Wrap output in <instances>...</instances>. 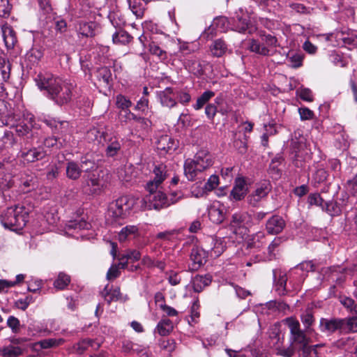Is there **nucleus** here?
I'll use <instances>...</instances> for the list:
<instances>
[{"label": "nucleus", "instance_id": "f257e3e1", "mask_svg": "<svg viewBox=\"0 0 357 357\" xmlns=\"http://www.w3.org/2000/svg\"><path fill=\"white\" fill-rule=\"evenodd\" d=\"M40 91L56 105L62 106L68 103L73 97V84L51 73H40L35 78Z\"/></svg>", "mask_w": 357, "mask_h": 357}, {"label": "nucleus", "instance_id": "f03ea898", "mask_svg": "<svg viewBox=\"0 0 357 357\" xmlns=\"http://www.w3.org/2000/svg\"><path fill=\"white\" fill-rule=\"evenodd\" d=\"M285 323L289 328L290 343L295 347L296 349L302 351L303 357H317V348L321 347L320 344L310 346V339L306 335L305 330L301 329L300 323L293 317H288L285 319Z\"/></svg>", "mask_w": 357, "mask_h": 357}, {"label": "nucleus", "instance_id": "7ed1b4c3", "mask_svg": "<svg viewBox=\"0 0 357 357\" xmlns=\"http://www.w3.org/2000/svg\"><path fill=\"white\" fill-rule=\"evenodd\" d=\"M213 164L211 154L206 150L199 151L193 159H187L184 162V174L189 181L196 178L201 173Z\"/></svg>", "mask_w": 357, "mask_h": 357}, {"label": "nucleus", "instance_id": "20e7f679", "mask_svg": "<svg viewBox=\"0 0 357 357\" xmlns=\"http://www.w3.org/2000/svg\"><path fill=\"white\" fill-rule=\"evenodd\" d=\"M28 211L23 206L8 208L1 215V222L5 228L20 231L28 222Z\"/></svg>", "mask_w": 357, "mask_h": 357}, {"label": "nucleus", "instance_id": "39448f33", "mask_svg": "<svg viewBox=\"0 0 357 357\" xmlns=\"http://www.w3.org/2000/svg\"><path fill=\"white\" fill-rule=\"evenodd\" d=\"M260 39L261 41L255 39L249 40L248 50L262 56L273 55L276 52L275 48L280 46L277 38L271 34H262Z\"/></svg>", "mask_w": 357, "mask_h": 357}, {"label": "nucleus", "instance_id": "423d86ee", "mask_svg": "<svg viewBox=\"0 0 357 357\" xmlns=\"http://www.w3.org/2000/svg\"><path fill=\"white\" fill-rule=\"evenodd\" d=\"M149 194L144 198L139 200L140 208L142 210H151L152 208L160 210L169 206V197L160 188L158 190H147Z\"/></svg>", "mask_w": 357, "mask_h": 357}, {"label": "nucleus", "instance_id": "0eeeda50", "mask_svg": "<svg viewBox=\"0 0 357 357\" xmlns=\"http://www.w3.org/2000/svg\"><path fill=\"white\" fill-rule=\"evenodd\" d=\"M135 203L136 200L133 197H119L109 204L108 215L114 218H124L130 213Z\"/></svg>", "mask_w": 357, "mask_h": 357}, {"label": "nucleus", "instance_id": "6e6552de", "mask_svg": "<svg viewBox=\"0 0 357 357\" xmlns=\"http://www.w3.org/2000/svg\"><path fill=\"white\" fill-rule=\"evenodd\" d=\"M252 225V217L245 211H237L231 218L229 227L235 234L243 237Z\"/></svg>", "mask_w": 357, "mask_h": 357}, {"label": "nucleus", "instance_id": "1a4fd4ad", "mask_svg": "<svg viewBox=\"0 0 357 357\" xmlns=\"http://www.w3.org/2000/svg\"><path fill=\"white\" fill-rule=\"evenodd\" d=\"M203 246L210 257L217 258L225 250L226 243L224 238L210 236L205 238Z\"/></svg>", "mask_w": 357, "mask_h": 357}, {"label": "nucleus", "instance_id": "9d476101", "mask_svg": "<svg viewBox=\"0 0 357 357\" xmlns=\"http://www.w3.org/2000/svg\"><path fill=\"white\" fill-rule=\"evenodd\" d=\"M271 189V184L268 181H264L257 184L255 190L247 197L248 203L252 206H257L262 199L267 197Z\"/></svg>", "mask_w": 357, "mask_h": 357}, {"label": "nucleus", "instance_id": "9b49d317", "mask_svg": "<svg viewBox=\"0 0 357 357\" xmlns=\"http://www.w3.org/2000/svg\"><path fill=\"white\" fill-rule=\"evenodd\" d=\"M19 189L24 193L36 190L38 186V180L35 174L29 172H22L19 175Z\"/></svg>", "mask_w": 357, "mask_h": 357}, {"label": "nucleus", "instance_id": "f8f14e48", "mask_svg": "<svg viewBox=\"0 0 357 357\" xmlns=\"http://www.w3.org/2000/svg\"><path fill=\"white\" fill-rule=\"evenodd\" d=\"M341 318H321L319 321L320 331L327 335L336 332L342 334Z\"/></svg>", "mask_w": 357, "mask_h": 357}, {"label": "nucleus", "instance_id": "ddd939ff", "mask_svg": "<svg viewBox=\"0 0 357 357\" xmlns=\"http://www.w3.org/2000/svg\"><path fill=\"white\" fill-rule=\"evenodd\" d=\"M154 178L147 182L146 185V190H158L161 188L162 182L167 176L166 167L163 165L155 166L153 169Z\"/></svg>", "mask_w": 357, "mask_h": 357}, {"label": "nucleus", "instance_id": "4468645a", "mask_svg": "<svg viewBox=\"0 0 357 357\" xmlns=\"http://www.w3.org/2000/svg\"><path fill=\"white\" fill-rule=\"evenodd\" d=\"M247 192L248 187L245 180L241 177L236 178L229 197L231 201H241L245 198Z\"/></svg>", "mask_w": 357, "mask_h": 357}, {"label": "nucleus", "instance_id": "2eb2a0df", "mask_svg": "<svg viewBox=\"0 0 357 357\" xmlns=\"http://www.w3.org/2000/svg\"><path fill=\"white\" fill-rule=\"evenodd\" d=\"M157 98L162 107L172 108L177 105L176 91L171 87L158 92Z\"/></svg>", "mask_w": 357, "mask_h": 357}, {"label": "nucleus", "instance_id": "dca6fc26", "mask_svg": "<svg viewBox=\"0 0 357 357\" xmlns=\"http://www.w3.org/2000/svg\"><path fill=\"white\" fill-rule=\"evenodd\" d=\"M208 257L210 256L203 245L202 248H193L190 253V259L192 261V269H198L200 268L205 264Z\"/></svg>", "mask_w": 357, "mask_h": 357}, {"label": "nucleus", "instance_id": "f3484780", "mask_svg": "<svg viewBox=\"0 0 357 357\" xmlns=\"http://www.w3.org/2000/svg\"><path fill=\"white\" fill-rule=\"evenodd\" d=\"M209 219L215 224H220L225 218L224 206L220 202H214L208 208Z\"/></svg>", "mask_w": 357, "mask_h": 357}, {"label": "nucleus", "instance_id": "a211bd4d", "mask_svg": "<svg viewBox=\"0 0 357 357\" xmlns=\"http://www.w3.org/2000/svg\"><path fill=\"white\" fill-rule=\"evenodd\" d=\"M65 342L63 338H49L45 339L31 345V349L34 351H40L42 349H47L57 347Z\"/></svg>", "mask_w": 357, "mask_h": 357}, {"label": "nucleus", "instance_id": "6ab92c4d", "mask_svg": "<svg viewBox=\"0 0 357 357\" xmlns=\"http://www.w3.org/2000/svg\"><path fill=\"white\" fill-rule=\"evenodd\" d=\"M285 225L284 219L281 216L275 215L268 220L266 229L268 234H278L284 229Z\"/></svg>", "mask_w": 357, "mask_h": 357}, {"label": "nucleus", "instance_id": "aec40b11", "mask_svg": "<svg viewBox=\"0 0 357 357\" xmlns=\"http://www.w3.org/2000/svg\"><path fill=\"white\" fill-rule=\"evenodd\" d=\"M176 146V142L168 135H162L157 140V149L162 152V153L172 152Z\"/></svg>", "mask_w": 357, "mask_h": 357}, {"label": "nucleus", "instance_id": "412c9836", "mask_svg": "<svg viewBox=\"0 0 357 357\" xmlns=\"http://www.w3.org/2000/svg\"><path fill=\"white\" fill-rule=\"evenodd\" d=\"M1 33L6 47L8 49L13 48L17 42V38L12 27L7 23L2 24Z\"/></svg>", "mask_w": 357, "mask_h": 357}, {"label": "nucleus", "instance_id": "4be33fe9", "mask_svg": "<svg viewBox=\"0 0 357 357\" xmlns=\"http://www.w3.org/2000/svg\"><path fill=\"white\" fill-rule=\"evenodd\" d=\"M43 122L50 127L54 133H64L68 128V122L58 121L54 118H45Z\"/></svg>", "mask_w": 357, "mask_h": 357}, {"label": "nucleus", "instance_id": "5701e85b", "mask_svg": "<svg viewBox=\"0 0 357 357\" xmlns=\"http://www.w3.org/2000/svg\"><path fill=\"white\" fill-rule=\"evenodd\" d=\"M106 142L105 153L108 157H113L119 153L121 150V144L119 139L115 137H105Z\"/></svg>", "mask_w": 357, "mask_h": 357}, {"label": "nucleus", "instance_id": "b1692460", "mask_svg": "<svg viewBox=\"0 0 357 357\" xmlns=\"http://www.w3.org/2000/svg\"><path fill=\"white\" fill-rule=\"evenodd\" d=\"M211 282V278L208 275H197L192 279V287L195 291L200 292Z\"/></svg>", "mask_w": 357, "mask_h": 357}, {"label": "nucleus", "instance_id": "393cba45", "mask_svg": "<svg viewBox=\"0 0 357 357\" xmlns=\"http://www.w3.org/2000/svg\"><path fill=\"white\" fill-rule=\"evenodd\" d=\"M174 328L173 323L169 319H162L154 329V333H158L161 336L168 335Z\"/></svg>", "mask_w": 357, "mask_h": 357}, {"label": "nucleus", "instance_id": "a878e982", "mask_svg": "<svg viewBox=\"0 0 357 357\" xmlns=\"http://www.w3.org/2000/svg\"><path fill=\"white\" fill-rule=\"evenodd\" d=\"M45 154V152L42 149H33L26 152H23L22 157L27 162H33L36 160L43 159Z\"/></svg>", "mask_w": 357, "mask_h": 357}, {"label": "nucleus", "instance_id": "bb28decb", "mask_svg": "<svg viewBox=\"0 0 357 357\" xmlns=\"http://www.w3.org/2000/svg\"><path fill=\"white\" fill-rule=\"evenodd\" d=\"M140 252L136 250H128L119 258V265L121 268H125L129 261H137L140 259Z\"/></svg>", "mask_w": 357, "mask_h": 357}, {"label": "nucleus", "instance_id": "cd10ccee", "mask_svg": "<svg viewBox=\"0 0 357 357\" xmlns=\"http://www.w3.org/2000/svg\"><path fill=\"white\" fill-rule=\"evenodd\" d=\"M82 169L78 164L73 160L68 161L66 164V176L71 180L78 179L82 173Z\"/></svg>", "mask_w": 357, "mask_h": 357}, {"label": "nucleus", "instance_id": "c85d7f7f", "mask_svg": "<svg viewBox=\"0 0 357 357\" xmlns=\"http://www.w3.org/2000/svg\"><path fill=\"white\" fill-rule=\"evenodd\" d=\"M7 111L6 105L4 101L0 100V121L7 126H13L15 125L14 117Z\"/></svg>", "mask_w": 357, "mask_h": 357}, {"label": "nucleus", "instance_id": "c756f323", "mask_svg": "<svg viewBox=\"0 0 357 357\" xmlns=\"http://www.w3.org/2000/svg\"><path fill=\"white\" fill-rule=\"evenodd\" d=\"M342 334L357 332V317L341 319Z\"/></svg>", "mask_w": 357, "mask_h": 357}, {"label": "nucleus", "instance_id": "7c9ffc66", "mask_svg": "<svg viewBox=\"0 0 357 357\" xmlns=\"http://www.w3.org/2000/svg\"><path fill=\"white\" fill-rule=\"evenodd\" d=\"M96 24L94 22H81L79 24V34L85 37H93L96 35Z\"/></svg>", "mask_w": 357, "mask_h": 357}, {"label": "nucleus", "instance_id": "2f4dec72", "mask_svg": "<svg viewBox=\"0 0 357 357\" xmlns=\"http://www.w3.org/2000/svg\"><path fill=\"white\" fill-rule=\"evenodd\" d=\"M185 68L191 73L199 77L204 74L201 63L196 59H188L184 63Z\"/></svg>", "mask_w": 357, "mask_h": 357}, {"label": "nucleus", "instance_id": "473e14b6", "mask_svg": "<svg viewBox=\"0 0 357 357\" xmlns=\"http://www.w3.org/2000/svg\"><path fill=\"white\" fill-rule=\"evenodd\" d=\"M139 229L135 225H127L121 229L118 235V239L120 242H124L130 236L138 235Z\"/></svg>", "mask_w": 357, "mask_h": 357}, {"label": "nucleus", "instance_id": "72a5a7b5", "mask_svg": "<svg viewBox=\"0 0 357 357\" xmlns=\"http://www.w3.org/2000/svg\"><path fill=\"white\" fill-rule=\"evenodd\" d=\"M210 50L213 56L220 57L227 52V45L222 40L218 39L212 43Z\"/></svg>", "mask_w": 357, "mask_h": 357}, {"label": "nucleus", "instance_id": "f704fd0d", "mask_svg": "<svg viewBox=\"0 0 357 357\" xmlns=\"http://www.w3.org/2000/svg\"><path fill=\"white\" fill-rule=\"evenodd\" d=\"M264 233L258 232L248 239L246 243L247 248L259 249L264 244Z\"/></svg>", "mask_w": 357, "mask_h": 357}, {"label": "nucleus", "instance_id": "c9c22d12", "mask_svg": "<svg viewBox=\"0 0 357 357\" xmlns=\"http://www.w3.org/2000/svg\"><path fill=\"white\" fill-rule=\"evenodd\" d=\"M132 39V37L126 31L119 29L112 35V40L115 44L127 45Z\"/></svg>", "mask_w": 357, "mask_h": 357}, {"label": "nucleus", "instance_id": "e433bc0d", "mask_svg": "<svg viewBox=\"0 0 357 357\" xmlns=\"http://www.w3.org/2000/svg\"><path fill=\"white\" fill-rule=\"evenodd\" d=\"M23 353V349L18 346L8 345L0 349L2 357H18Z\"/></svg>", "mask_w": 357, "mask_h": 357}, {"label": "nucleus", "instance_id": "4c0bfd02", "mask_svg": "<svg viewBox=\"0 0 357 357\" xmlns=\"http://www.w3.org/2000/svg\"><path fill=\"white\" fill-rule=\"evenodd\" d=\"M128 3L131 11L137 18H142L144 16V4L141 0H128Z\"/></svg>", "mask_w": 357, "mask_h": 357}, {"label": "nucleus", "instance_id": "58836bf2", "mask_svg": "<svg viewBox=\"0 0 357 357\" xmlns=\"http://www.w3.org/2000/svg\"><path fill=\"white\" fill-rule=\"evenodd\" d=\"M101 294L108 304L113 301H116L121 298L119 288L108 290L107 286H106Z\"/></svg>", "mask_w": 357, "mask_h": 357}, {"label": "nucleus", "instance_id": "ea45409f", "mask_svg": "<svg viewBox=\"0 0 357 357\" xmlns=\"http://www.w3.org/2000/svg\"><path fill=\"white\" fill-rule=\"evenodd\" d=\"M70 282V277L65 273H59L57 278L54 282V287L58 290H63Z\"/></svg>", "mask_w": 357, "mask_h": 357}, {"label": "nucleus", "instance_id": "a19ab883", "mask_svg": "<svg viewBox=\"0 0 357 357\" xmlns=\"http://www.w3.org/2000/svg\"><path fill=\"white\" fill-rule=\"evenodd\" d=\"M298 146L297 147V150L295 151L296 156L297 158H302L303 160L310 159L311 157V150L308 149L304 139H301L299 142H298Z\"/></svg>", "mask_w": 357, "mask_h": 357}, {"label": "nucleus", "instance_id": "79ce46f5", "mask_svg": "<svg viewBox=\"0 0 357 357\" xmlns=\"http://www.w3.org/2000/svg\"><path fill=\"white\" fill-rule=\"evenodd\" d=\"M109 19L115 28H121L126 24L124 16L119 11L109 13Z\"/></svg>", "mask_w": 357, "mask_h": 357}, {"label": "nucleus", "instance_id": "37998d69", "mask_svg": "<svg viewBox=\"0 0 357 357\" xmlns=\"http://www.w3.org/2000/svg\"><path fill=\"white\" fill-rule=\"evenodd\" d=\"M214 96L215 93L212 91H204L197 98L196 103L193 105L194 109L196 110L200 109Z\"/></svg>", "mask_w": 357, "mask_h": 357}, {"label": "nucleus", "instance_id": "c03bdc74", "mask_svg": "<svg viewBox=\"0 0 357 357\" xmlns=\"http://www.w3.org/2000/svg\"><path fill=\"white\" fill-rule=\"evenodd\" d=\"M14 117L15 125L10 126V128H15L16 133L20 136H24L29 132L31 130V125H28L24 122L17 123L15 116L10 112V113Z\"/></svg>", "mask_w": 357, "mask_h": 357}, {"label": "nucleus", "instance_id": "a18cd8bd", "mask_svg": "<svg viewBox=\"0 0 357 357\" xmlns=\"http://www.w3.org/2000/svg\"><path fill=\"white\" fill-rule=\"evenodd\" d=\"M105 137H108V135H105L103 131H100L96 128L90 129L86 133V138L88 140L97 141L99 143L101 142V139L102 137L105 139Z\"/></svg>", "mask_w": 357, "mask_h": 357}, {"label": "nucleus", "instance_id": "49530a36", "mask_svg": "<svg viewBox=\"0 0 357 357\" xmlns=\"http://www.w3.org/2000/svg\"><path fill=\"white\" fill-rule=\"evenodd\" d=\"M282 242V240L281 238H275L274 240L272 241V243L269 245L268 248V255L264 257H260L257 261H266V260H271L273 257V251L275 248H277Z\"/></svg>", "mask_w": 357, "mask_h": 357}, {"label": "nucleus", "instance_id": "de8ad7c7", "mask_svg": "<svg viewBox=\"0 0 357 357\" xmlns=\"http://www.w3.org/2000/svg\"><path fill=\"white\" fill-rule=\"evenodd\" d=\"M96 77L100 81L108 84L111 80L112 73L107 67H101L97 70Z\"/></svg>", "mask_w": 357, "mask_h": 357}, {"label": "nucleus", "instance_id": "09e8293b", "mask_svg": "<svg viewBox=\"0 0 357 357\" xmlns=\"http://www.w3.org/2000/svg\"><path fill=\"white\" fill-rule=\"evenodd\" d=\"M121 119L123 122L130 123L131 121H135L136 122H146L145 118L137 116L134 113L131 112L130 110L126 109L124 110V114H121Z\"/></svg>", "mask_w": 357, "mask_h": 357}, {"label": "nucleus", "instance_id": "8fccbe9b", "mask_svg": "<svg viewBox=\"0 0 357 357\" xmlns=\"http://www.w3.org/2000/svg\"><path fill=\"white\" fill-rule=\"evenodd\" d=\"M91 227L90 224L86 222L85 220H74L70 222L67 225V229L68 231L71 229L74 230H82V229H89Z\"/></svg>", "mask_w": 357, "mask_h": 357}, {"label": "nucleus", "instance_id": "3c124183", "mask_svg": "<svg viewBox=\"0 0 357 357\" xmlns=\"http://www.w3.org/2000/svg\"><path fill=\"white\" fill-rule=\"evenodd\" d=\"M116 105L122 110L128 109L132 106L131 100L126 96L119 94L116 97Z\"/></svg>", "mask_w": 357, "mask_h": 357}, {"label": "nucleus", "instance_id": "603ef678", "mask_svg": "<svg viewBox=\"0 0 357 357\" xmlns=\"http://www.w3.org/2000/svg\"><path fill=\"white\" fill-rule=\"evenodd\" d=\"M14 185V181L10 174L0 176V188L2 190H7Z\"/></svg>", "mask_w": 357, "mask_h": 357}, {"label": "nucleus", "instance_id": "864d4df0", "mask_svg": "<svg viewBox=\"0 0 357 357\" xmlns=\"http://www.w3.org/2000/svg\"><path fill=\"white\" fill-rule=\"evenodd\" d=\"M86 183L87 186L91 188L90 192L92 193H96L100 190V181L94 174L90 176L86 180Z\"/></svg>", "mask_w": 357, "mask_h": 357}, {"label": "nucleus", "instance_id": "5fc2aeb1", "mask_svg": "<svg viewBox=\"0 0 357 357\" xmlns=\"http://www.w3.org/2000/svg\"><path fill=\"white\" fill-rule=\"evenodd\" d=\"M301 321L305 326V330L307 333H311L313 329L311 326L313 324L314 319L312 314L305 313L301 316Z\"/></svg>", "mask_w": 357, "mask_h": 357}, {"label": "nucleus", "instance_id": "6e6d98bb", "mask_svg": "<svg viewBox=\"0 0 357 357\" xmlns=\"http://www.w3.org/2000/svg\"><path fill=\"white\" fill-rule=\"evenodd\" d=\"M149 52L151 54L157 56L159 59L164 60L167 59V53L162 50L156 43L149 44Z\"/></svg>", "mask_w": 357, "mask_h": 357}, {"label": "nucleus", "instance_id": "4d7b16f0", "mask_svg": "<svg viewBox=\"0 0 357 357\" xmlns=\"http://www.w3.org/2000/svg\"><path fill=\"white\" fill-rule=\"evenodd\" d=\"M295 271L298 272V271L308 273L310 271H315V264L312 261H305L299 264L294 269Z\"/></svg>", "mask_w": 357, "mask_h": 357}, {"label": "nucleus", "instance_id": "13d9d810", "mask_svg": "<svg viewBox=\"0 0 357 357\" xmlns=\"http://www.w3.org/2000/svg\"><path fill=\"white\" fill-rule=\"evenodd\" d=\"M296 94L304 101L312 102L313 100L312 93L311 90L307 88L301 87L297 89Z\"/></svg>", "mask_w": 357, "mask_h": 357}, {"label": "nucleus", "instance_id": "bf43d9fd", "mask_svg": "<svg viewBox=\"0 0 357 357\" xmlns=\"http://www.w3.org/2000/svg\"><path fill=\"white\" fill-rule=\"evenodd\" d=\"M276 350L277 354L283 357H291L296 351L295 347L293 346L291 343L290 345L287 348L278 347L276 348Z\"/></svg>", "mask_w": 357, "mask_h": 357}, {"label": "nucleus", "instance_id": "052dcab7", "mask_svg": "<svg viewBox=\"0 0 357 357\" xmlns=\"http://www.w3.org/2000/svg\"><path fill=\"white\" fill-rule=\"evenodd\" d=\"M340 303L347 309H349L351 312L357 314V305L355 304L354 301L349 297H344L340 298Z\"/></svg>", "mask_w": 357, "mask_h": 357}, {"label": "nucleus", "instance_id": "680f3d73", "mask_svg": "<svg viewBox=\"0 0 357 357\" xmlns=\"http://www.w3.org/2000/svg\"><path fill=\"white\" fill-rule=\"evenodd\" d=\"M93 341L90 339H84L79 341L75 346V349L79 354L83 353L89 347H92Z\"/></svg>", "mask_w": 357, "mask_h": 357}, {"label": "nucleus", "instance_id": "e2e57ef3", "mask_svg": "<svg viewBox=\"0 0 357 357\" xmlns=\"http://www.w3.org/2000/svg\"><path fill=\"white\" fill-rule=\"evenodd\" d=\"M160 347L170 353L175 349L176 343L172 339L163 340L160 342Z\"/></svg>", "mask_w": 357, "mask_h": 357}, {"label": "nucleus", "instance_id": "0e129e2a", "mask_svg": "<svg viewBox=\"0 0 357 357\" xmlns=\"http://www.w3.org/2000/svg\"><path fill=\"white\" fill-rule=\"evenodd\" d=\"M298 113L301 121L312 120L314 119V112L307 107L298 108Z\"/></svg>", "mask_w": 357, "mask_h": 357}, {"label": "nucleus", "instance_id": "69168bd1", "mask_svg": "<svg viewBox=\"0 0 357 357\" xmlns=\"http://www.w3.org/2000/svg\"><path fill=\"white\" fill-rule=\"evenodd\" d=\"M219 184V178L217 175H211L204 185V188L211 191L215 189Z\"/></svg>", "mask_w": 357, "mask_h": 357}, {"label": "nucleus", "instance_id": "338daca9", "mask_svg": "<svg viewBox=\"0 0 357 357\" xmlns=\"http://www.w3.org/2000/svg\"><path fill=\"white\" fill-rule=\"evenodd\" d=\"M213 24L220 31H225L228 25L227 18L225 17H218L213 21Z\"/></svg>", "mask_w": 357, "mask_h": 357}, {"label": "nucleus", "instance_id": "774afa93", "mask_svg": "<svg viewBox=\"0 0 357 357\" xmlns=\"http://www.w3.org/2000/svg\"><path fill=\"white\" fill-rule=\"evenodd\" d=\"M328 177V173L324 169H318L313 176V180L318 183L324 182Z\"/></svg>", "mask_w": 357, "mask_h": 357}]
</instances>
